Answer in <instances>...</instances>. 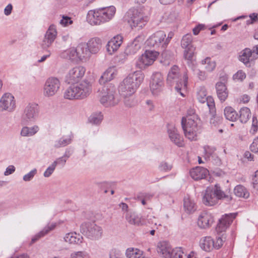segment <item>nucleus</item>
I'll return each mask as SVG.
<instances>
[{
	"instance_id": "1",
	"label": "nucleus",
	"mask_w": 258,
	"mask_h": 258,
	"mask_svg": "<svg viewBox=\"0 0 258 258\" xmlns=\"http://www.w3.org/2000/svg\"><path fill=\"white\" fill-rule=\"evenodd\" d=\"M144 75L141 71H135L130 74L121 82L118 91L122 96H131L143 82Z\"/></svg>"
},
{
	"instance_id": "2",
	"label": "nucleus",
	"mask_w": 258,
	"mask_h": 258,
	"mask_svg": "<svg viewBox=\"0 0 258 258\" xmlns=\"http://www.w3.org/2000/svg\"><path fill=\"white\" fill-rule=\"evenodd\" d=\"M115 13V8L113 6L90 10L87 20L91 25H99L112 19Z\"/></svg>"
},
{
	"instance_id": "3",
	"label": "nucleus",
	"mask_w": 258,
	"mask_h": 258,
	"mask_svg": "<svg viewBox=\"0 0 258 258\" xmlns=\"http://www.w3.org/2000/svg\"><path fill=\"white\" fill-rule=\"evenodd\" d=\"M181 126L185 136L189 140L196 139L199 128L200 120L192 109L187 111L186 117H182Z\"/></svg>"
},
{
	"instance_id": "4",
	"label": "nucleus",
	"mask_w": 258,
	"mask_h": 258,
	"mask_svg": "<svg viewBox=\"0 0 258 258\" xmlns=\"http://www.w3.org/2000/svg\"><path fill=\"white\" fill-rule=\"evenodd\" d=\"M222 199L230 201L232 197L222 191L218 184H216L214 187H208L206 188L202 201L205 205L212 206L218 203L219 200Z\"/></svg>"
},
{
	"instance_id": "5",
	"label": "nucleus",
	"mask_w": 258,
	"mask_h": 258,
	"mask_svg": "<svg viewBox=\"0 0 258 258\" xmlns=\"http://www.w3.org/2000/svg\"><path fill=\"white\" fill-rule=\"evenodd\" d=\"M188 76L186 72L183 75H179V68L177 66H173L169 71L167 82L170 85L175 83V89L182 96H184L182 90H185L187 87Z\"/></svg>"
},
{
	"instance_id": "6",
	"label": "nucleus",
	"mask_w": 258,
	"mask_h": 258,
	"mask_svg": "<svg viewBox=\"0 0 258 258\" xmlns=\"http://www.w3.org/2000/svg\"><path fill=\"white\" fill-rule=\"evenodd\" d=\"M91 92V85L89 82L84 81L67 88L63 96L69 100L82 99L88 96Z\"/></svg>"
},
{
	"instance_id": "7",
	"label": "nucleus",
	"mask_w": 258,
	"mask_h": 258,
	"mask_svg": "<svg viewBox=\"0 0 258 258\" xmlns=\"http://www.w3.org/2000/svg\"><path fill=\"white\" fill-rule=\"evenodd\" d=\"M100 102L106 107L113 106L119 102L114 86L109 85L103 88L100 96Z\"/></svg>"
},
{
	"instance_id": "8",
	"label": "nucleus",
	"mask_w": 258,
	"mask_h": 258,
	"mask_svg": "<svg viewBox=\"0 0 258 258\" xmlns=\"http://www.w3.org/2000/svg\"><path fill=\"white\" fill-rule=\"evenodd\" d=\"M157 251L164 258H182L184 255L181 247L172 249L170 244L167 241L158 243Z\"/></svg>"
},
{
	"instance_id": "9",
	"label": "nucleus",
	"mask_w": 258,
	"mask_h": 258,
	"mask_svg": "<svg viewBox=\"0 0 258 258\" xmlns=\"http://www.w3.org/2000/svg\"><path fill=\"white\" fill-rule=\"evenodd\" d=\"M147 46L153 47L159 52L163 51L167 45L165 42V33L163 31H158L153 33L147 40Z\"/></svg>"
},
{
	"instance_id": "10",
	"label": "nucleus",
	"mask_w": 258,
	"mask_h": 258,
	"mask_svg": "<svg viewBox=\"0 0 258 258\" xmlns=\"http://www.w3.org/2000/svg\"><path fill=\"white\" fill-rule=\"evenodd\" d=\"M127 22L132 28H142L146 25L148 21V17L141 11L137 9L130 10L127 12Z\"/></svg>"
},
{
	"instance_id": "11",
	"label": "nucleus",
	"mask_w": 258,
	"mask_h": 258,
	"mask_svg": "<svg viewBox=\"0 0 258 258\" xmlns=\"http://www.w3.org/2000/svg\"><path fill=\"white\" fill-rule=\"evenodd\" d=\"M81 231L84 235L92 239L99 238L102 234L101 227L97 225L94 222H88L82 224Z\"/></svg>"
},
{
	"instance_id": "12",
	"label": "nucleus",
	"mask_w": 258,
	"mask_h": 258,
	"mask_svg": "<svg viewBox=\"0 0 258 258\" xmlns=\"http://www.w3.org/2000/svg\"><path fill=\"white\" fill-rule=\"evenodd\" d=\"M160 52L156 50H146L137 62V66L141 69L145 68L146 67L150 66L153 63L159 55Z\"/></svg>"
},
{
	"instance_id": "13",
	"label": "nucleus",
	"mask_w": 258,
	"mask_h": 258,
	"mask_svg": "<svg viewBox=\"0 0 258 258\" xmlns=\"http://www.w3.org/2000/svg\"><path fill=\"white\" fill-rule=\"evenodd\" d=\"M39 108L35 103H29L24 110L22 121L25 124L34 122L38 116Z\"/></svg>"
},
{
	"instance_id": "14",
	"label": "nucleus",
	"mask_w": 258,
	"mask_h": 258,
	"mask_svg": "<svg viewBox=\"0 0 258 258\" xmlns=\"http://www.w3.org/2000/svg\"><path fill=\"white\" fill-rule=\"evenodd\" d=\"M164 87V79L162 75L159 72L154 73L151 79L150 88L152 94L159 95Z\"/></svg>"
},
{
	"instance_id": "15",
	"label": "nucleus",
	"mask_w": 258,
	"mask_h": 258,
	"mask_svg": "<svg viewBox=\"0 0 258 258\" xmlns=\"http://www.w3.org/2000/svg\"><path fill=\"white\" fill-rule=\"evenodd\" d=\"M60 86V82L57 78H49L46 81L43 87L44 96L47 97L53 96L58 91Z\"/></svg>"
},
{
	"instance_id": "16",
	"label": "nucleus",
	"mask_w": 258,
	"mask_h": 258,
	"mask_svg": "<svg viewBox=\"0 0 258 258\" xmlns=\"http://www.w3.org/2000/svg\"><path fill=\"white\" fill-rule=\"evenodd\" d=\"M223 245V239L218 237L216 241H214L211 236L202 237L200 241V245L202 249L206 251H210L214 248L219 249Z\"/></svg>"
},
{
	"instance_id": "17",
	"label": "nucleus",
	"mask_w": 258,
	"mask_h": 258,
	"mask_svg": "<svg viewBox=\"0 0 258 258\" xmlns=\"http://www.w3.org/2000/svg\"><path fill=\"white\" fill-rule=\"evenodd\" d=\"M197 99L201 103H206L209 112L214 113L215 111V104L214 99L211 96H207V90L205 87L201 86L198 89Z\"/></svg>"
},
{
	"instance_id": "18",
	"label": "nucleus",
	"mask_w": 258,
	"mask_h": 258,
	"mask_svg": "<svg viewBox=\"0 0 258 258\" xmlns=\"http://www.w3.org/2000/svg\"><path fill=\"white\" fill-rule=\"evenodd\" d=\"M192 35L191 34H186L184 35L181 41V47L185 49L184 51V57L187 60L192 58L194 53L195 48L192 45Z\"/></svg>"
},
{
	"instance_id": "19",
	"label": "nucleus",
	"mask_w": 258,
	"mask_h": 258,
	"mask_svg": "<svg viewBox=\"0 0 258 258\" xmlns=\"http://www.w3.org/2000/svg\"><path fill=\"white\" fill-rule=\"evenodd\" d=\"M86 70L81 66L76 67L71 69L66 77V82L73 84L79 82L84 76Z\"/></svg>"
},
{
	"instance_id": "20",
	"label": "nucleus",
	"mask_w": 258,
	"mask_h": 258,
	"mask_svg": "<svg viewBox=\"0 0 258 258\" xmlns=\"http://www.w3.org/2000/svg\"><path fill=\"white\" fill-rule=\"evenodd\" d=\"M16 107L14 96L10 93H5L0 99V111H13Z\"/></svg>"
},
{
	"instance_id": "21",
	"label": "nucleus",
	"mask_w": 258,
	"mask_h": 258,
	"mask_svg": "<svg viewBox=\"0 0 258 258\" xmlns=\"http://www.w3.org/2000/svg\"><path fill=\"white\" fill-rule=\"evenodd\" d=\"M56 35L55 26L53 25L50 26L41 43L42 48L46 49L49 47L55 39Z\"/></svg>"
},
{
	"instance_id": "22",
	"label": "nucleus",
	"mask_w": 258,
	"mask_h": 258,
	"mask_svg": "<svg viewBox=\"0 0 258 258\" xmlns=\"http://www.w3.org/2000/svg\"><path fill=\"white\" fill-rule=\"evenodd\" d=\"M122 41L123 37L120 35H117L111 38L106 46L107 52L112 54L116 52L122 43Z\"/></svg>"
},
{
	"instance_id": "23",
	"label": "nucleus",
	"mask_w": 258,
	"mask_h": 258,
	"mask_svg": "<svg viewBox=\"0 0 258 258\" xmlns=\"http://www.w3.org/2000/svg\"><path fill=\"white\" fill-rule=\"evenodd\" d=\"M168 133L171 142L178 147L183 146V138L178 134L177 128L174 125H170L168 126Z\"/></svg>"
},
{
	"instance_id": "24",
	"label": "nucleus",
	"mask_w": 258,
	"mask_h": 258,
	"mask_svg": "<svg viewBox=\"0 0 258 258\" xmlns=\"http://www.w3.org/2000/svg\"><path fill=\"white\" fill-rule=\"evenodd\" d=\"M237 214H230L226 215L219 220V222L217 225L216 230L218 232H221L225 231V229L232 222L233 219L235 218Z\"/></svg>"
},
{
	"instance_id": "25",
	"label": "nucleus",
	"mask_w": 258,
	"mask_h": 258,
	"mask_svg": "<svg viewBox=\"0 0 258 258\" xmlns=\"http://www.w3.org/2000/svg\"><path fill=\"white\" fill-rule=\"evenodd\" d=\"M213 217L208 212H203L199 216L198 224L201 228H207L213 223Z\"/></svg>"
},
{
	"instance_id": "26",
	"label": "nucleus",
	"mask_w": 258,
	"mask_h": 258,
	"mask_svg": "<svg viewBox=\"0 0 258 258\" xmlns=\"http://www.w3.org/2000/svg\"><path fill=\"white\" fill-rule=\"evenodd\" d=\"M102 40L98 37L91 38L87 43L90 53L96 54L102 48Z\"/></svg>"
},
{
	"instance_id": "27",
	"label": "nucleus",
	"mask_w": 258,
	"mask_h": 258,
	"mask_svg": "<svg viewBox=\"0 0 258 258\" xmlns=\"http://www.w3.org/2000/svg\"><path fill=\"white\" fill-rule=\"evenodd\" d=\"M190 175L195 180L205 178L209 175V171L204 167H196L190 170Z\"/></svg>"
},
{
	"instance_id": "28",
	"label": "nucleus",
	"mask_w": 258,
	"mask_h": 258,
	"mask_svg": "<svg viewBox=\"0 0 258 258\" xmlns=\"http://www.w3.org/2000/svg\"><path fill=\"white\" fill-rule=\"evenodd\" d=\"M117 75V70L115 67L108 68L102 74L99 79L100 84H104L113 80Z\"/></svg>"
},
{
	"instance_id": "29",
	"label": "nucleus",
	"mask_w": 258,
	"mask_h": 258,
	"mask_svg": "<svg viewBox=\"0 0 258 258\" xmlns=\"http://www.w3.org/2000/svg\"><path fill=\"white\" fill-rule=\"evenodd\" d=\"M125 219L130 224L137 226L142 225L144 222L141 215L134 211H128L125 215Z\"/></svg>"
},
{
	"instance_id": "30",
	"label": "nucleus",
	"mask_w": 258,
	"mask_h": 258,
	"mask_svg": "<svg viewBox=\"0 0 258 258\" xmlns=\"http://www.w3.org/2000/svg\"><path fill=\"white\" fill-rule=\"evenodd\" d=\"M216 89L218 98L221 102L225 101L228 95V92L225 84L222 82H217L216 84Z\"/></svg>"
},
{
	"instance_id": "31",
	"label": "nucleus",
	"mask_w": 258,
	"mask_h": 258,
	"mask_svg": "<svg viewBox=\"0 0 258 258\" xmlns=\"http://www.w3.org/2000/svg\"><path fill=\"white\" fill-rule=\"evenodd\" d=\"M142 42L137 38L130 43L126 47L125 52L127 55L135 54L141 49Z\"/></svg>"
},
{
	"instance_id": "32",
	"label": "nucleus",
	"mask_w": 258,
	"mask_h": 258,
	"mask_svg": "<svg viewBox=\"0 0 258 258\" xmlns=\"http://www.w3.org/2000/svg\"><path fill=\"white\" fill-rule=\"evenodd\" d=\"M76 49L78 54V57L80 60H82L90 56V53L87 44L85 43H80Z\"/></svg>"
},
{
	"instance_id": "33",
	"label": "nucleus",
	"mask_w": 258,
	"mask_h": 258,
	"mask_svg": "<svg viewBox=\"0 0 258 258\" xmlns=\"http://www.w3.org/2000/svg\"><path fill=\"white\" fill-rule=\"evenodd\" d=\"M252 55V50L246 48L241 51L238 57L239 60L243 62L246 67H250L249 58Z\"/></svg>"
},
{
	"instance_id": "34",
	"label": "nucleus",
	"mask_w": 258,
	"mask_h": 258,
	"mask_svg": "<svg viewBox=\"0 0 258 258\" xmlns=\"http://www.w3.org/2000/svg\"><path fill=\"white\" fill-rule=\"evenodd\" d=\"M55 224H51L50 225H48L45 226L43 230L36 234L34 236H33L31 239V241L30 244H32L37 241L39 238L42 237L44 236L46 234L48 233L50 231L53 230L55 227Z\"/></svg>"
},
{
	"instance_id": "35",
	"label": "nucleus",
	"mask_w": 258,
	"mask_h": 258,
	"mask_svg": "<svg viewBox=\"0 0 258 258\" xmlns=\"http://www.w3.org/2000/svg\"><path fill=\"white\" fill-rule=\"evenodd\" d=\"M183 207L185 212L191 214L196 210V204L188 196L183 200Z\"/></svg>"
},
{
	"instance_id": "36",
	"label": "nucleus",
	"mask_w": 258,
	"mask_h": 258,
	"mask_svg": "<svg viewBox=\"0 0 258 258\" xmlns=\"http://www.w3.org/2000/svg\"><path fill=\"white\" fill-rule=\"evenodd\" d=\"M224 113L225 118L231 121H235L238 118V114L236 111L231 106L225 108Z\"/></svg>"
},
{
	"instance_id": "37",
	"label": "nucleus",
	"mask_w": 258,
	"mask_h": 258,
	"mask_svg": "<svg viewBox=\"0 0 258 258\" xmlns=\"http://www.w3.org/2000/svg\"><path fill=\"white\" fill-rule=\"evenodd\" d=\"M234 193L236 196L247 199L249 196V192L243 185L239 184L236 186L234 189Z\"/></svg>"
},
{
	"instance_id": "38",
	"label": "nucleus",
	"mask_w": 258,
	"mask_h": 258,
	"mask_svg": "<svg viewBox=\"0 0 258 258\" xmlns=\"http://www.w3.org/2000/svg\"><path fill=\"white\" fill-rule=\"evenodd\" d=\"M143 251L139 249L128 248L126 249L125 254L127 258H144Z\"/></svg>"
},
{
	"instance_id": "39",
	"label": "nucleus",
	"mask_w": 258,
	"mask_h": 258,
	"mask_svg": "<svg viewBox=\"0 0 258 258\" xmlns=\"http://www.w3.org/2000/svg\"><path fill=\"white\" fill-rule=\"evenodd\" d=\"M39 131V127L37 125L29 127H23L21 131V135L23 137H30L34 135Z\"/></svg>"
},
{
	"instance_id": "40",
	"label": "nucleus",
	"mask_w": 258,
	"mask_h": 258,
	"mask_svg": "<svg viewBox=\"0 0 258 258\" xmlns=\"http://www.w3.org/2000/svg\"><path fill=\"white\" fill-rule=\"evenodd\" d=\"M251 116L250 109L247 107H243L239 111L238 118L242 123H246Z\"/></svg>"
},
{
	"instance_id": "41",
	"label": "nucleus",
	"mask_w": 258,
	"mask_h": 258,
	"mask_svg": "<svg viewBox=\"0 0 258 258\" xmlns=\"http://www.w3.org/2000/svg\"><path fill=\"white\" fill-rule=\"evenodd\" d=\"M61 56L63 58L72 60H75L78 58L76 49L74 47L63 52L61 54Z\"/></svg>"
},
{
	"instance_id": "42",
	"label": "nucleus",
	"mask_w": 258,
	"mask_h": 258,
	"mask_svg": "<svg viewBox=\"0 0 258 258\" xmlns=\"http://www.w3.org/2000/svg\"><path fill=\"white\" fill-rule=\"evenodd\" d=\"M201 63L202 64L205 65V69L208 72L213 71L216 67L215 62L212 61L210 57H207L202 60Z\"/></svg>"
},
{
	"instance_id": "43",
	"label": "nucleus",
	"mask_w": 258,
	"mask_h": 258,
	"mask_svg": "<svg viewBox=\"0 0 258 258\" xmlns=\"http://www.w3.org/2000/svg\"><path fill=\"white\" fill-rule=\"evenodd\" d=\"M102 119L103 115L100 112L92 114L89 118V121L94 124H99Z\"/></svg>"
},
{
	"instance_id": "44",
	"label": "nucleus",
	"mask_w": 258,
	"mask_h": 258,
	"mask_svg": "<svg viewBox=\"0 0 258 258\" xmlns=\"http://www.w3.org/2000/svg\"><path fill=\"white\" fill-rule=\"evenodd\" d=\"M76 235V233H67L64 237V240L66 242L70 244L78 243L80 241V238L77 237Z\"/></svg>"
},
{
	"instance_id": "45",
	"label": "nucleus",
	"mask_w": 258,
	"mask_h": 258,
	"mask_svg": "<svg viewBox=\"0 0 258 258\" xmlns=\"http://www.w3.org/2000/svg\"><path fill=\"white\" fill-rule=\"evenodd\" d=\"M72 139L71 137L69 138H62L59 140L56 141L54 144V147L56 148H59L60 147H64L71 143Z\"/></svg>"
},
{
	"instance_id": "46",
	"label": "nucleus",
	"mask_w": 258,
	"mask_h": 258,
	"mask_svg": "<svg viewBox=\"0 0 258 258\" xmlns=\"http://www.w3.org/2000/svg\"><path fill=\"white\" fill-rule=\"evenodd\" d=\"M211 114L212 117L210 118V122L211 124L214 125V126H216L222 122V118L220 116H218L216 115L215 111L214 113H212L209 112Z\"/></svg>"
},
{
	"instance_id": "47",
	"label": "nucleus",
	"mask_w": 258,
	"mask_h": 258,
	"mask_svg": "<svg viewBox=\"0 0 258 258\" xmlns=\"http://www.w3.org/2000/svg\"><path fill=\"white\" fill-rule=\"evenodd\" d=\"M172 168V165L165 161L160 162L159 165L158 169L161 171L168 172Z\"/></svg>"
},
{
	"instance_id": "48",
	"label": "nucleus",
	"mask_w": 258,
	"mask_h": 258,
	"mask_svg": "<svg viewBox=\"0 0 258 258\" xmlns=\"http://www.w3.org/2000/svg\"><path fill=\"white\" fill-rule=\"evenodd\" d=\"M124 97V103L125 105L128 107H131L135 106L136 104V101L133 97V95L131 96H123Z\"/></svg>"
},
{
	"instance_id": "49",
	"label": "nucleus",
	"mask_w": 258,
	"mask_h": 258,
	"mask_svg": "<svg viewBox=\"0 0 258 258\" xmlns=\"http://www.w3.org/2000/svg\"><path fill=\"white\" fill-rule=\"evenodd\" d=\"M73 23L71 18L67 16H62V19L60 21L59 24L63 27L68 26Z\"/></svg>"
},
{
	"instance_id": "50",
	"label": "nucleus",
	"mask_w": 258,
	"mask_h": 258,
	"mask_svg": "<svg viewBox=\"0 0 258 258\" xmlns=\"http://www.w3.org/2000/svg\"><path fill=\"white\" fill-rule=\"evenodd\" d=\"M37 173V169H33L29 173L23 176V179L25 181H29L31 180Z\"/></svg>"
},
{
	"instance_id": "51",
	"label": "nucleus",
	"mask_w": 258,
	"mask_h": 258,
	"mask_svg": "<svg viewBox=\"0 0 258 258\" xmlns=\"http://www.w3.org/2000/svg\"><path fill=\"white\" fill-rule=\"evenodd\" d=\"M257 124H258V121H257L256 117L255 116H253L251 127L250 130V132L252 134H254L257 131V129H258Z\"/></svg>"
},
{
	"instance_id": "52",
	"label": "nucleus",
	"mask_w": 258,
	"mask_h": 258,
	"mask_svg": "<svg viewBox=\"0 0 258 258\" xmlns=\"http://www.w3.org/2000/svg\"><path fill=\"white\" fill-rule=\"evenodd\" d=\"M56 166L53 163L46 169L43 173V175L45 177H49L54 172Z\"/></svg>"
},
{
	"instance_id": "53",
	"label": "nucleus",
	"mask_w": 258,
	"mask_h": 258,
	"mask_svg": "<svg viewBox=\"0 0 258 258\" xmlns=\"http://www.w3.org/2000/svg\"><path fill=\"white\" fill-rule=\"evenodd\" d=\"M215 150L216 149L214 147H211L209 146L204 147V151L207 158H210V156H212Z\"/></svg>"
},
{
	"instance_id": "54",
	"label": "nucleus",
	"mask_w": 258,
	"mask_h": 258,
	"mask_svg": "<svg viewBox=\"0 0 258 258\" xmlns=\"http://www.w3.org/2000/svg\"><path fill=\"white\" fill-rule=\"evenodd\" d=\"M67 159L63 156L61 157L57 158L53 163L54 164V165L56 166L57 165L61 166V167H63L66 163L67 162Z\"/></svg>"
},
{
	"instance_id": "55",
	"label": "nucleus",
	"mask_w": 258,
	"mask_h": 258,
	"mask_svg": "<svg viewBox=\"0 0 258 258\" xmlns=\"http://www.w3.org/2000/svg\"><path fill=\"white\" fill-rule=\"evenodd\" d=\"M246 77L245 74L242 71H238L234 76L233 78L235 80L240 81L243 80Z\"/></svg>"
},
{
	"instance_id": "56",
	"label": "nucleus",
	"mask_w": 258,
	"mask_h": 258,
	"mask_svg": "<svg viewBox=\"0 0 258 258\" xmlns=\"http://www.w3.org/2000/svg\"><path fill=\"white\" fill-rule=\"evenodd\" d=\"M250 148L252 152L258 153V137L254 139Z\"/></svg>"
},
{
	"instance_id": "57",
	"label": "nucleus",
	"mask_w": 258,
	"mask_h": 258,
	"mask_svg": "<svg viewBox=\"0 0 258 258\" xmlns=\"http://www.w3.org/2000/svg\"><path fill=\"white\" fill-rule=\"evenodd\" d=\"M253 187L258 191V170L255 172L254 176L252 178Z\"/></svg>"
},
{
	"instance_id": "58",
	"label": "nucleus",
	"mask_w": 258,
	"mask_h": 258,
	"mask_svg": "<svg viewBox=\"0 0 258 258\" xmlns=\"http://www.w3.org/2000/svg\"><path fill=\"white\" fill-rule=\"evenodd\" d=\"M109 258H122L120 251L116 249L112 250L110 254Z\"/></svg>"
},
{
	"instance_id": "59",
	"label": "nucleus",
	"mask_w": 258,
	"mask_h": 258,
	"mask_svg": "<svg viewBox=\"0 0 258 258\" xmlns=\"http://www.w3.org/2000/svg\"><path fill=\"white\" fill-rule=\"evenodd\" d=\"M194 71H195V74L197 75L200 80H205L206 79L207 76L204 72L198 69L194 70Z\"/></svg>"
},
{
	"instance_id": "60",
	"label": "nucleus",
	"mask_w": 258,
	"mask_h": 258,
	"mask_svg": "<svg viewBox=\"0 0 258 258\" xmlns=\"http://www.w3.org/2000/svg\"><path fill=\"white\" fill-rule=\"evenodd\" d=\"M153 196L150 194L146 192H141L137 197V198H143L145 200H149L152 198Z\"/></svg>"
},
{
	"instance_id": "61",
	"label": "nucleus",
	"mask_w": 258,
	"mask_h": 258,
	"mask_svg": "<svg viewBox=\"0 0 258 258\" xmlns=\"http://www.w3.org/2000/svg\"><path fill=\"white\" fill-rule=\"evenodd\" d=\"M15 171V167L13 165H10L7 168L4 173L5 175H9L12 174Z\"/></svg>"
},
{
	"instance_id": "62",
	"label": "nucleus",
	"mask_w": 258,
	"mask_h": 258,
	"mask_svg": "<svg viewBox=\"0 0 258 258\" xmlns=\"http://www.w3.org/2000/svg\"><path fill=\"white\" fill-rule=\"evenodd\" d=\"M85 256V253L82 251H78L71 254V258H83Z\"/></svg>"
},
{
	"instance_id": "63",
	"label": "nucleus",
	"mask_w": 258,
	"mask_h": 258,
	"mask_svg": "<svg viewBox=\"0 0 258 258\" xmlns=\"http://www.w3.org/2000/svg\"><path fill=\"white\" fill-rule=\"evenodd\" d=\"M204 28V25H203L202 24L198 25L197 26L195 27L192 30L194 34L195 35H198L199 33V32H200V31L202 30V29H203Z\"/></svg>"
},
{
	"instance_id": "64",
	"label": "nucleus",
	"mask_w": 258,
	"mask_h": 258,
	"mask_svg": "<svg viewBox=\"0 0 258 258\" xmlns=\"http://www.w3.org/2000/svg\"><path fill=\"white\" fill-rule=\"evenodd\" d=\"M13 9V6L12 4H9L4 9V13L6 16L10 15Z\"/></svg>"
}]
</instances>
